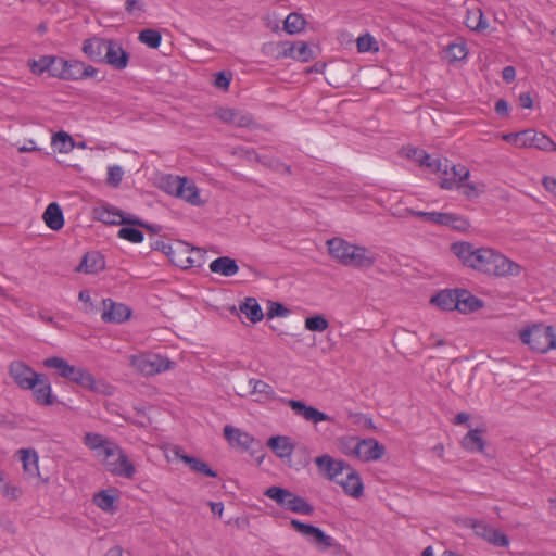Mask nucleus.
Segmentation results:
<instances>
[{
  "mask_svg": "<svg viewBox=\"0 0 556 556\" xmlns=\"http://www.w3.org/2000/svg\"><path fill=\"white\" fill-rule=\"evenodd\" d=\"M29 390L33 391L38 404L48 406L54 403L51 383L45 375H40L35 388H30Z\"/></svg>",
  "mask_w": 556,
  "mask_h": 556,
  "instance_id": "nucleus-25",
  "label": "nucleus"
},
{
  "mask_svg": "<svg viewBox=\"0 0 556 556\" xmlns=\"http://www.w3.org/2000/svg\"><path fill=\"white\" fill-rule=\"evenodd\" d=\"M288 314H289L288 308H286L282 304L277 303V302H274L270 304V307L268 311V316L270 318L276 317V316L285 317Z\"/></svg>",
  "mask_w": 556,
  "mask_h": 556,
  "instance_id": "nucleus-60",
  "label": "nucleus"
},
{
  "mask_svg": "<svg viewBox=\"0 0 556 556\" xmlns=\"http://www.w3.org/2000/svg\"><path fill=\"white\" fill-rule=\"evenodd\" d=\"M131 311L122 303H116L111 299L103 300V312L101 318L105 323L119 324L130 317Z\"/></svg>",
  "mask_w": 556,
  "mask_h": 556,
  "instance_id": "nucleus-15",
  "label": "nucleus"
},
{
  "mask_svg": "<svg viewBox=\"0 0 556 556\" xmlns=\"http://www.w3.org/2000/svg\"><path fill=\"white\" fill-rule=\"evenodd\" d=\"M23 489L21 485L7 482L1 486V494L9 501H17L23 495Z\"/></svg>",
  "mask_w": 556,
  "mask_h": 556,
  "instance_id": "nucleus-50",
  "label": "nucleus"
},
{
  "mask_svg": "<svg viewBox=\"0 0 556 556\" xmlns=\"http://www.w3.org/2000/svg\"><path fill=\"white\" fill-rule=\"evenodd\" d=\"M175 455L177 458L181 459L185 464H187L191 470L202 473L207 477H216V472L212 470L206 463L201 459H198L192 456L185 455L180 452L179 448L175 450Z\"/></svg>",
  "mask_w": 556,
  "mask_h": 556,
  "instance_id": "nucleus-34",
  "label": "nucleus"
},
{
  "mask_svg": "<svg viewBox=\"0 0 556 556\" xmlns=\"http://www.w3.org/2000/svg\"><path fill=\"white\" fill-rule=\"evenodd\" d=\"M102 220L109 224H128V225H139L143 226V224L136 217L131 215H125L122 212H118L114 207L105 210L102 215Z\"/></svg>",
  "mask_w": 556,
  "mask_h": 556,
  "instance_id": "nucleus-35",
  "label": "nucleus"
},
{
  "mask_svg": "<svg viewBox=\"0 0 556 556\" xmlns=\"http://www.w3.org/2000/svg\"><path fill=\"white\" fill-rule=\"evenodd\" d=\"M384 454V447L375 439H358L355 457L363 462L380 459Z\"/></svg>",
  "mask_w": 556,
  "mask_h": 556,
  "instance_id": "nucleus-17",
  "label": "nucleus"
},
{
  "mask_svg": "<svg viewBox=\"0 0 556 556\" xmlns=\"http://www.w3.org/2000/svg\"><path fill=\"white\" fill-rule=\"evenodd\" d=\"M129 365L143 376H154L173 367V362L157 353H139L128 357Z\"/></svg>",
  "mask_w": 556,
  "mask_h": 556,
  "instance_id": "nucleus-4",
  "label": "nucleus"
},
{
  "mask_svg": "<svg viewBox=\"0 0 556 556\" xmlns=\"http://www.w3.org/2000/svg\"><path fill=\"white\" fill-rule=\"evenodd\" d=\"M443 177L440 181V187L444 190L460 189L462 182L467 180L470 176L469 169L464 165H452L448 167L447 161L442 164L441 169Z\"/></svg>",
  "mask_w": 556,
  "mask_h": 556,
  "instance_id": "nucleus-11",
  "label": "nucleus"
},
{
  "mask_svg": "<svg viewBox=\"0 0 556 556\" xmlns=\"http://www.w3.org/2000/svg\"><path fill=\"white\" fill-rule=\"evenodd\" d=\"M249 386L251 388V394L255 395L256 402L273 401L277 396L274 388L263 380L250 379Z\"/></svg>",
  "mask_w": 556,
  "mask_h": 556,
  "instance_id": "nucleus-30",
  "label": "nucleus"
},
{
  "mask_svg": "<svg viewBox=\"0 0 556 556\" xmlns=\"http://www.w3.org/2000/svg\"><path fill=\"white\" fill-rule=\"evenodd\" d=\"M463 446L469 452H482L484 442L481 432L477 429L469 431L463 439Z\"/></svg>",
  "mask_w": 556,
  "mask_h": 556,
  "instance_id": "nucleus-39",
  "label": "nucleus"
},
{
  "mask_svg": "<svg viewBox=\"0 0 556 556\" xmlns=\"http://www.w3.org/2000/svg\"><path fill=\"white\" fill-rule=\"evenodd\" d=\"M98 70L91 65H87L78 60H68L65 80H81L88 77H94Z\"/></svg>",
  "mask_w": 556,
  "mask_h": 556,
  "instance_id": "nucleus-21",
  "label": "nucleus"
},
{
  "mask_svg": "<svg viewBox=\"0 0 556 556\" xmlns=\"http://www.w3.org/2000/svg\"><path fill=\"white\" fill-rule=\"evenodd\" d=\"M52 55H43L39 60H29L28 66L33 74L42 75L45 72L50 73Z\"/></svg>",
  "mask_w": 556,
  "mask_h": 556,
  "instance_id": "nucleus-47",
  "label": "nucleus"
},
{
  "mask_svg": "<svg viewBox=\"0 0 556 556\" xmlns=\"http://www.w3.org/2000/svg\"><path fill=\"white\" fill-rule=\"evenodd\" d=\"M286 403L296 415L303 417L305 420L311 421L313 424H319L321 421L331 420L330 416L318 410L313 406H307L302 401L286 400Z\"/></svg>",
  "mask_w": 556,
  "mask_h": 556,
  "instance_id": "nucleus-18",
  "label": "nucleus"
},
{
  "mask_svg": "<svg viewBox=\"0 0 556 556\" xmlns=\"http://www.w3.org/2000/svg\"><path fill=\"white\" fill-rule=\"evenodd\" d=\"M544 188L556 195V178L546 176L543 178Z\"/></svg>",
  "mask_w": 556,
  "mask_h": 556,
  "instance_id": "nucleus-64",
  "label": "nucleus"
},
{
  "mask_svg": "<svg viewBox=\"0 0 556 556\" xmlns=\"http://www.w3.org/2000/svg\"><path fill=\"white\" fill-rule=\"evenodd\" d=\"M52 144L60 153H68L74 148L73 138L65 131L53 135Z\"/></svg>",
  "mask_w": 556,
  "mask_h": 556,
  "instance_id": "nucleus-41",
  "label": "nucleus"
},
{
  "mask_svg": "<svg viewBox=\"0 0 556 556\" xmlns=\"http://www.w3.org/2000/svg\"><path fill=\"white\" fill-rule=\"evenodd\" d=\"M267 446L278 458L290 459L294 452L295 443L288 435H273L267 440Z\"/></svg>",
  "mask_w": 556,
  "mask_h": 556,
  "instance_id": "nucleus-20",
  "label": "nucleus"
},
{
  "mask_svg": "<svg viewBox=\"0 0 556 556\" xmlns=\"http://www.w3.org/2000/svg\"><path fill=\"white\" fill-rule=\"evenodd\" d=\"M406 151L407 156L420 166H425L434 173H441L442 162L439 159L432 157L425 150L418 148H408Z\"/></svg>",
  "mask_w": 556,
  "mask_h": 556,
  "instance_id": "nucleus-24",
  "label": "nucleus"
},
{
  "mask_svg": "<svg viewBox=\"0 0 556 556\" xmlns=\"http://www.w3.org/2000/svg\"><path fill=\"white\" fill-rule=\"evenodd\" d=\"M357 49L359 52L378 51L377 41L369 35H363L357 38Z\"/></svg>",
  "mask_w": 556,
  "mask_h": 556,
  "instance_id": "nucleus-53",
  "label": "nucleus"
},
{
  "mask_svg": "<svg viewBox=\"0 0 556 556\" xmlns=\"http://www.w3.org/2000/svg\"><path fill=\"white\" fill-rule=\"evenodd\" d=\"M42 218L46 225L52 230H60L64 226V216L60 205L50 203L43 212Z\"/></svg>",
  "mask_w": 556,
  "mask_h": 556,
  "instance_id": "nucleus-31",
  "label": "nucleus"
},
{
  "mask_svg": "<svg viewBox=\"0 0 556 556\" xmlns=\"http://www.w3.org/2000/svg\"><path fill=\"white\" fill-rule=\"evenodd\" d=\"M319 472L328 480L338 482L341 476L349 469L350 465L338 460L329 455H321L315 458Z\"/></svg>",
  "mask_w": 556,
  "mask_h": 556,
  "instance_id": "nucleus-13",
  "label": "nucleus"
},
{
  "mask_svg": "<svg viewBox=\"0 0 556 556\" xmlns=\"http://www.w3.org/2000/svg\"><path fill=\"white\" fill-rule=\"evenodd\" d=\"M431 303L444 311L457 309L458 290H443L431 298Z\"/></svg>",
  "mask_w": 556,
  "mask_h": 556,
  "instance_id": "nucleus-32",
  "label": "nucleus"
},
{
  "mask_svg": "<svg viewBox=\"0 0 556 556\" xmlns=\"http://www.w3.org/2000/svg\"><path fill=\"white\" fill-rule=\"evenodd\" d=\"M9 374L14 382L23 390L35 388L41 375L35 372L28 365L20 361L10 364Z\"/></svg>",
  "mask_w": 556,
  "mask_h": 556,
  "instance_id": "nucleus-12",
  "label": "nucleus"
},
{
  "mask_svg": "<svg viewBox=\"0 0 556 556\" xmlns=\"http://www.w3.org/2000/svg\"><path fill=\"white\" fill-rule=\"evenodd\" d=\"M167 254L170 261L178 267L186 269L200 265V250L192 248L184 241H176L168 245Z\"/></svg>",
  "mask_w": 556,
  "mask_h": 556,
  "instance_id": "nucleus-8",
  "label": "nucleus"
},
{
  "mask_svg": "<svg viewBox=\"0 0 556 556\" xmlns=\"http://www.w3.org/2000/svg\"><path fill=\"white\" fill-rule=\"evenodd\" d=\"M138 39L149 48L156 49L161 45L162 36L155 29H143L139 33Z\"/></svg>",
  "mask_w": 556,
  "mask_h": 556,
  "instance_id": "nucleus-43",
  "label": "nucleus"
},
{
  "mask_svg": "<svg viewBox=\"0 0 556 556\" xmlns=\"http://www.w3.org/2000/svg\"><path fill=\"white\" fill-rule=\"evenodd\" d=\"M465 23L469 29L475 31L485 30L489 26L482 10L479 8L468 10Z\"/></svg>",
  "mask_w": 556,
  "mask_h": 556,
  "instance_id": "nucleus-36",
  "label": "nucleus"
},
{
  "mask_svg": "<svg viewBox=\"0 0 556 556\" xmlns=\"http://www.w3.org/2000/svg\"><path fill=\"white\" fill-rule=\"evenodd\" d=\"M67 364L68 363L64 358L58 356L49 357L43 361V365L47 368L55 369L61 377L64 374V368L67 366Z\"/></svg>",
  "mask_w": 556,
  "mask_h": 556,
  "instance_id": "nucleus-55",
  "label": "nucleus"
},
{
  "mask_svg": "<svg viewBox=\"0 0 556 556\" xmlns=\"http://www.w3.org/2000/svg\"><path fill=\"white\" fill-rule=\"evenodd\" d=\"M482 307V302L466 290H458V307L462 313L473 312Z\"/></svg>",
  "mask_w": 556,
  "mask_h": 556,
  "instance_id": "nucleus-38",
  "label": "nucleus"
},
{
  "mask_svg": "<svg viewBox=\"0 0 556 556\" xmlns=\"http://www.w3.org/2000/svg\"><path fill=\"white\" fill-rule=\"evenodd\" d=\"M520 147L519 148H535L540 150H556V144L551 138L542 132L533 129H527L521 131Z\"/></svg>",
  "mask_w": 556,
  "mask_h": 556,
  "instance_id": "nucleus-16",
  "label": "nucleus"
},
{
  "mask_svg": "<svg viewBox=\"0 0 556 556\" xmlns=\"http://www.w3.org/2000/svg\"><path fill=\"white\" fill-rule=\"evenodd\" d=\"M358 444V438L350 437L345 438L340 443V448L343 454L355 457L356 446Z\"/></svg>",
  "mask_w": 556,
  "mask_h": 556,
  "instance_id": "nucleus-56",
  "label": "nucleus"
},
{
  "mask_svg": "<svg viewBox=\"0 0 556 556\" xmlns=\"http://www.w3.org/2000/svg\"><path fill=\"white\" fill-rule=\"evenodd\" d=\"M67 61L63 58L54 56L51 58L50 76L65 80Z\"/></svg>",
  "mask_w": 556,
  "mask_h": 556,
  "instance_id": "nucleus-48",
  "label": "nucleus"
},
{
  "mask_svg": "<svg viewBox=\"0 0 556 556\" xmlns=\"http://www.w3.org/2000/svg\"><path fill=\"white\" fill-rule=\"evenodd\" d=\"M502 139L504 141L513 143V144H515L516 147L519 148L520 147V139H522L521 131L505 134V135L502 136Z\"/></svg>",
  "mask_w": 556,
  "mask_h": 556,
  "instance_id": "nucleus-62",
  "label": "nucleus"
},
{
  "mask_svg": "<svg viewBox=\"0 0 556 556\" xmlns=\"http://www.w3.org/2000/svg\"><path fill=\"white\" fill-rule=\"evenodd\" d=\"M105 267L104 257L98 252L86 253L77 270L86 274H97Z\"/></svg>",
  "mask_w": 556,
  "mask_h": 556,
  "instance_id": "nucleus-29",
  "label": "nucleus"
},
{
  "mask_svg": "<svg viewBox=\"0 0 556 556\" xmlns=\"http://www.w3.org/2000/svg\"><path fill=\"white\" fill-rule=\"evenodd\" d=\"M224 437L231 446L242 447L243 450L251 448L254 442L251 434L230 425L224 427Z\"/></svg>",
  "mask_w": 556,
  "mask_h": 556,
  "instance_id": "nucleus-22",
  "label": "nucleus"
},
{
  "mask_svg": "<svg viewBox=\"0 0 556 556\" xmlns=\"http://www.w3.org/2000/svg\"><path fill=\"white\" fill-rule=\"evenodd\" d=\"M468 49L465 42H454L451 43L446 51V56L450 61H463L467 58Z\"/></svg>",
  "mask_w": 556,
  "mask_h": 556,
  "instance_id": "nucleus-45",
  "label": "nucleus"
},
{
  "mask_svg": "<svg viewBox=\"0 0 556 556\" xmlns=\"http://www.w3.org/2000/svg\"><path fill=\"white\" fill-rule=\"evenodd\" d=\"M164 190L172 195L192 204L202 203L198 187L192 180L180 176H167L164 180Z\"/></svg>",
  "mask_w": 556,
  "mask_h": 556,
  "instance_id": "nucleus-7",
  "label": "nucleus"
},
{
  "mask_svg": "<svg viewBox=\"0 0 556 556\" xmlns=\"http://www.w3.org/2000/svg\"><path fill=\"white\" fill-rule=\"evenodd\" d=\"M486 542L500 547H507L509 545L508 538L503 532L495 528L491 532V535L489 536Z\"/></svg>",
  "mask_w": 556,
  "mask_h": 556,
  "instance_id": "nucleus-57",
  "label": "nucleus"
},
{
  "mask_svg": "<svg viewBox=\"0 0 556 556\" xmlns=\"http://www.w3.org/2000/svg\"><path fill=\"white\" fill-rule=\"evenodd\" d=\"M283 56L292 58L301 62H307L313 58V51L305 42L296 41L294 43H290L283 50Z\"/></svg>",
  "mask_w": 556,
  "mask_h": 556,
  "instance_id": "nucleus-33",
  "label": "nucleus"
},
{
  "mask_svg": "<svg viewBox=\"0 0 556 556\" xmlns=\"http://www.w3.org/2000/svg\"><path fill=\"white\" fill-rule=\"evenodd\" d=\"M240 311L252 323H258L263 319V311L254 298H248L240 305Z\"/></svg>",
  "mask_w": 556,
  "mask_h": 556,
  "instance_id": "nucleus-37",
  "label": "nucleus"
},
{
  "mask_svg": "<svg viewBox=\"0 0 556 556\" xmlns=\"http://www.w3.org/2000/svg\"><path fill=\"white\" fill-rule=\"evenodd\" d=\"M264 495L275 501L282 508L293 513L302 515H312L314 513V508L311 504L287 489L270 486L264 491Z\"/></svg>",
  "mask_w": 556,
  "mask_h": 556,
  "instance_id": "nucleus-5",
  "label": "nucleus"
},
{
  "mask_svg": "<svg viewBox=\"0 0 556 556\" xmlns=\"http://www.w3.org/2000/svg\"><path fill=\"white\" fill-rule=\"evenodd\" d=\"M451 251L464 266L490 277H517L522 271L518 263L491 247L459 241L452 243Z\"/></svg>",
  "mask_w": 556,
  "mask_h": 556,
  "instance_id": "nucleus-1",
  "label": "nucleus"
},
{
  "mask_svg": "<svg viewBox=\"0 0 556 556\" xmlns=\"http://www.w3.org/2000/svg\"><path fill=\"white\" fill-rule=\"evenodd\" d=\"M251 122H252V118L250 115L242 114V113L238 112L237 117L233 122V125H237L240 127H245V126H249L251 124Z\"/></svg>",
  "mask_w": 556,
  "mask_h": 556,
  "instance_id": "nucleus-63",
  "label": "nucleus"
},
{
  "mask_svg": "<svg viewBox=\"0 0 556 556\" xmlns=\"http://www.w3.org/2000/svg\"><path fill=\"white\" fill-rule=\"evenodd\" d=\"M304 25L305 21L300 14L290 13L285 20L283 28L288 34L293 35L300 33Z\"/></svg>",
  "mask_w": 556,
  "mask_h": 556,
  "instance_id": "nucleus-44",
  "label": "nucleus"
},
{
  "mask_svg": "<svg viewBox=\"0 0 556 556\" xmlns=\"http://www.w3.org/2000/svg\"><path fill=\"white\" fill-rule=\"evenodd\" d=\"M408 213L429 223L447 226L459 231H464L469 227V223L465 217L454 213L422 212L415 210H408Z\"/></svg>",
  "mask_w": 556,
  "mask_h": 556,
  "instance_id": "nucleus-9",
  "label": "nucleus"
},
{
  "mask_svg": "<svg viewBox=\"0 0 556 556\" xmlns=\"http://www.w3.org/2000/svg\"><path fill=\"white\" fill-rule=\"evenodd\" d=\"M464 197L469 200L477 199L485 191V185L483 182L463 181L460 189Z\"/></svg>",
  "mask_w": 556,
  "mask_h": 556,
  "instance_id": "nucleus-42",
  "label": "nucleus"
},
{
  "mask_svg": "<svg viewBox=\"0 0 556 556\" xmlns=\"http://www.w3.org/2000/svg\"><path fill=\"white\" fill-rule=\"evenodd\" d=\"M109 39L92 37L83 43V52L93 62H102Z\"/></svg>",
  "mask_w": 556,
  "mask_h": 556,
  "instance_id": "nucleus-23",
  "label": "nucleus"
},
{
  "mask_svg": "<svg viewBox=\"0 0 556 556\" xmlns=\"http://www.w3.org/2000/svg\"><path fill=\"white\" fill-rule=\"evenodd\" d=\"M101 460L106 470L115 476L132 479L136 475L135 465L116 443L109 447Z\"/></svg>",
  "mask_w": 556,
  "mask_h": 556,
  "instance_id": "nucleus-6",
  "label": "nucleus"
},
{
  "mask_svg": "<svg viewBox=\"0 0 556 556\" xmlns=\"http://www.w3.org/2000/svg\"><path fill=\"white\" fill-rule=\"evenodd\" d=\"M291 527L312 543L318 544L324 548H329L334 545V540L326 534L320 528L304 523L298 519L290 521Z\"/></svg>",
  "mask_w": 556,
  "mask_h": 556,
  "instance_id": "nucleus-10",
  "label": "nucleus"
},
{
  "mask_svg": "<svg viewBox=\"0 0 556 556\" xmlns=\"http://www.w3.org/2000/svg\"><path fill=\"white\" fill-rule=\"evenodd\" d=\"M20 460L23 464V470L30 477H39V456L34 448H22L18 452Z\"/></svg>",
  "mask_w": 556,
  "mask_h": 556,
  "instance_id": "nucleus-27",
  "label": "nucleus"
},
{
  "mask_svg": "<svg viewBox=\"0 0 556 556\" xmlns=\"http://www.w3.org/2000/svg\"><path fill=\"white\" fill-rule=\"evenodd\" d=\"M118 237L132 243H140L144 236L142 231L132 227H123L118 230Z\"/></svg>",
  "mask_w": 556,
  "mask_h": 556,
  "instance_id": "nucleus-51",
  "label": "nucleus"
},
{
  "mask_svg": "<svg viewBox=\"0 0 556 556\" xmlns=\"http://www.w3.org/2000/svg\"><path fill=\"white\" fill-rule=\"evenodd\" d=\"M344 475L345 478L341 477L337 483L342 486L346 495L359 498L364 493V484L359 475L351 467H349Z\"/></svg>",
  "mask_w": 556,
  "mask_h": 556,
  "instance_id": "nucleus-19",
  "label": "nucleus"
},
{
  "mask_svg": "<svg viewBox=\"0 0 556 556\" xmlns=\"http://www.w3.org/2000/svg\"><path fill=\"white\" fill-rule=\"evenodd\" d=\"M238 111L230 108H222L216 112L217 117L225 122L233 125L237 117Z\"/></svg>",
  "mask_w": 556,
  "mask_h": 556,
  "instance_id": "nucleus-58",
  "label": "nucleus"
},
{
  "mask_svg": "<svg viewBox=\"0 0 556 556\" xmlns=\"http://www.w3.org/2000/svg\"><path fill=\"white\" fill-rule=\"evenodd\" d=\"M125 10L129 14H140L144 11V4L139 0H126Z\"/></svg>",
  "mask_w": 556,
  "mask_h": 556,
  "instance_id": "nucleus-59",
  "label": "nucleus"
},
{
  "mask_svg": "<svg viewBox=\"0 0 556 556\" xmlns=\"http://www.w3.org/2000/svg\"><path fill=\"white\" fill-rule=\"evenodd\" d=\"M470 527L478 536L482 538L485 541H488L489 536L491 535V532L494 529L492 526L482 520H471Z\"/></svg>",
  "mask_w": 556,
  "mask_h": 556,
  "instance_id": "nucleus-54",
  "label": "nucleus"
},
{
  "mask_svg": "<svg viewBox=\"0 0 556 556\" xmlns=\"http://www.w3.org/2000/svg\"><path fill=\"white\" fill-rule=\"evenodd\" d=\"M326 244L330 256L344 266L370 268L376 263L375 253L364 245L351 243L340 237L327 240Z\"/></svg>",
  "mask_w": 556,
  "mask_h": 556,
  "instance_id": "nucleus-2",
  "label": "nucleus"
},
{
  "mask_svg": "<svg viewBox=\"0 0 556 556\" xmlns=\"http://www.w3.org/2000/svg\"><path fill=\"white\" fill-rule=\"evenodd\" d=\"M215 86L220 89H227L230 84V77H228L225 73H217L215 76Z\"/></svg>",
  "mask_w": 556,
  "mask_h": 556,
  "instance_id": "nucleus-61",
  "label": "nucleus"
},
{
  "mask_svg": "<svg viewBox=\"0 0 556 556\" xmlns=\"http://www.w3.org/2000/svg\"><path fill=\"white\" fill-rule=\"evenodd\" d=\"M93 502L105 513L113 514L116 509L115 496H113L109 491H101L97 493L93 497Z\"/></svg>",
  "mask_w": 556,
  "mask_h": 556,
  "instance_id": "nucleus-40",
  "label": "nucleus"
},
{
  "mask_svg": "<svg viewBox=\"0 0 556 556\" xmlns=\"http://www.w3.org/2000/svg\"><path fill=\"white\" fill-rule=\"evenodd\" d=\"M102 62L121 71L127 67L129 54L123 49L118 41L109 39Z\"/></svg>",
  "mask_w": 556,
  "mask_h": 556,
  "instance_id": "nucleus-14",
  "label": "nucleus"
},
{
  "mask_svg": "<svg viewBox=\"0 0 556 556\" xmlns=\"http://www.w3.org/2000/svg\"><path fill=\"white\" fill-rule=\"evenodd\" d=\"M124 170L119 165H111L108 167L106 184L116 188L122 182Z\"/></svg>",
  "mask_w": 556,
  "mask_h": 556,
  "instance_id": "nucleus-52",
  "label": "nucleus"
},
{
  "mask_svg": "<svg viewBox=\"0 0 556 556\" xmlns=\"http://www.w3.org/2000/svg\"><path fill=\"white\" fill-rule=\"evenodd\" d=\"M519 337L532 351L546 353L556 350V328L552 326L533 324L522 329Z\"/></svg>",
  "mask_w": 556,
  "mask_h": 556,
  "instance_id": "nucleus-3",
  "label": "nucleus"
},
{
  "mask_svg": "<svg viewBox=\"0 0 556 556\" xmlns=\"http://www.w3.org/2000/svg\"><path fill=\"white\" fill-rule=\"evenodd\" d=\"M84 443L93 452H96V456L100 459L106 454L109 447H111L115 442L106 439L102 434L88 432L85 434Z\"/></svg>",
  "mask_w": 556,
  "mask_h": 556,
  "instance_id": "nucleus-26",
  "label": "nucleus"
},
{
  "mask_svg": "<svg viewBox=\"0 0 556 556\" xmlns=\"http://www.w3.org/2000/svg\"><path fill=\"white\" fill-rule=\"evenodd\" d=\"M304 325L307 330L317 332H323L329 327L328 320L323 315L307 317Z\"/></svg>",
  "mask_w": 556,
  "mask_h": 556,
  "instance_id": "nucleus-49",
  "label": "nucleus"
},
{
  "mask_svg": "<svg viewBox=\"0 0 556 556\" xmlns=\"http://www.w3.org/2000/svg\"><path fill=\"white\" fill-rule=\"evenodd\" d=\"M210 270L224 277H231L239 271V266L233 258L222 256L210 263Z\"/></svg>",
  "mask_w": 556,
  "mask_h": 556,
  "instance_id": "nucleus-28",
  "label": "nucleus"
},
{
  "mask_svg": "<svg viewBox=\"0 0 556 556\" xmlns=\"http://www.w3.org/2000/svg\"><path fill=\"white\" fill-rule=\"evenodd\" d=\"M70 381H73L80 387L87 388V389H93L94 388V379L93 377L84 368L77 367L75 374L71 378Z\"/></svg>",
  "mask_w": 556,
  "mask_h": 556,
  "instance_id": "nucleus-46",
  "label": "nucleus"
}]
</instances>
